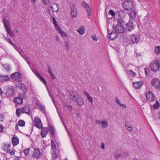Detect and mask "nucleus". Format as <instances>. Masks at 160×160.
<instances>
[{
    "instance_id": "ddd939ff",
    "label": "nucleus",
    "mask_w": 160,
    "mask_h": 160,
    "mask_svg": "<svg viewBox=\"0 0 160 160\" xmlns=\"http://www.w3.org/2000/svg\"><path fill=\"white\" fill-rule=\"evenodd\" d=\"M69 94L70 98L73 100L75 101L76 99L78 97L79 95L76 92L73 91H70L69 92Z\"/></svg>"
},
{
    "instance_id": "7ed1b4c3",
    "label": "nucleus",
    "mask_w": 160,
    "mask_h": 160,
    "mask_svg": "<svg viewBox=\"0 0 160 160\" xmlns=\"http://www.w3.org/2000/svg\"><path fill=\"white\" fill-rule=\"evenodd\" d=\"M10 144L7 143H4L2 146V148L3 150L5 152L4 153V156H5L7 160L9 159L10 156Z\"/></svg>"
},
{
    "instance_id": "2eb2a0df",
    "label": "nucleus",
    "mask_w": 160,
    "mask_h": 160,
    "mask_svg": "<svg viewBox=\"0 0 160 160\" xmlns=\"http://www.w3.org/2000/svg\"><path fill=\"white\" fill-rule=\"evenodd\" d=\"M82 6L85 8L87 10L88 13V16H90L91 15V12L90 10L89 5L86 2L83 1L82 2Z\"/></svg>"
},
{
    "instance_id": "5701e85b",
    "label": "nucleus",
    "mask_w": 160,
    "mask_h": 160,
    "mask_svg": "<svg viewBox=\"0 0 160 160\" xmlns=\"http://www.w3.org/2000/svg\"><path fill=\"white\" fill-rule=\"evenodd\" d=\"M30 111L29 108L27 106H24L21 109V112L22 113L28 114Z\"/></svg>"
},
{
    "instance_id": "7c9ffc66",
    "label": "nucleus",
    "mask_w": 160,
    "mask_h": 160,
    "mask_svg": "<svg viewBox=\"0 0 160 160\" xmlns=\"http://www.w3.org/2000/svg\"><path fill=\"white\" fill-rule=\"evenodd\" d=\"M117 12H118L119 17L120 18L122 19V18L124 17L125 16V13L122 10L117 11Z\"/></svg>"
},
{
    "instance_id": "864d4df0",
    "label": "nucleus",
    "mask_w": 160,
    "mask_h": 160,
    "mask_svg": "<svg viewBox=\"0 0 160 160\" xmlns=\"http://www.w3.org/2000/svg\"><path fill=\"white\" fill-rule=\"evenodd\" d=\"M62 36L65 37L66 36V34L62 31L59 33Z\"/></svg>"
},
{
    "instance_id": "a19ab883",
    "label": "nucleus",
    "mask_w": 160,
    "mask_h": 160,
    "mask_svg": "<svg viewBox=\"0 0 160 160\" xmlns=\"http://www.w3.org/2000/svg\"><path fill=\"white\" fill-rule=\"evenodd\" d=\"M125 127L128 131H129L131 132L132 131V127L129 126L126 123Z\"/></svg>"
},
{
    "instance_id": "3c124183",
    "label": "nucleus",
    "mask_w": 160,
    "mask_h": 160,
    "mask_svg": "<svg viewBox=\"0 0 160 160\" xmlns=\"http://www.w3.org/2000/svg\"><path fill=\"white\" fill-rule=\"evenodd\" d=\"M4 129L3 126L1 124H0V132H2Z\"/></svg>"
},
{
    "instance_id": "39448f33",
    "label": "nucleus",
    "mask_w": 160,
    "mask_h": 160,
    "mask_svg": "<svg viewBox=\"0 0 160 160\" xmlns=\"http://www.w3.org/2000/svg\"><path fill=\"white\" fill-rule=\"evenodd\" d=\"M27 97L25 93L19 94L18 97L14 98L13 101L15 103L21 104L22 103L23 99H26Z\"/></svg>"
},
{
    "instance_id": "e433bc0d",
    "label": "nucleus",
    "mask_w": 160,
    "mask_h": 160,
    "mask_svg": "<svg viewBox=\"0 0 160 160\" xmlns=\"http://www.w3.org/2000/svg\"><path fill=\"white\" fill-rule=\"evenodd\" d=\"M11 45L13 46V47L15 49H16L17 51L21 55V53L19 51H18V49L17 48L16 46L11 40Z\"/></svg>"
},
{
    "instance_id": "a878e982",
    "label": "nucleus",
    "mask_w": 160,
    "mask_h": 160,
    "mask_svg": "<svg viewBox=\"0 0 160 160\" xmlns=\"http://www.w3.org/2000/svg\"><path fill=\"white\" fill-rule=\"evenodd\" d=\"M129 16L131 20L134 19L136 18V13L135 10L131 11L129 13Z\"/></svg>"
},
{
    "instance_id": "8fccbe9b",
    "label": "nucleus",
    "mask_w": 160,
    "mask_h": 160,
    "mask_svg": "<svg viewBox=\"0 0 160 160\" xmlns=\"http://www.w3.org/2000/svg\"><path fill=\"white\" fill-rule=\"evenodd\" d=\"M55 27L56 30L59 33H60V32H61L62 31L61 28H60L58 26H57V27Z\"/></svg>"
},
{
    "instance_id": "de8ad7c7",
    "label": "nucleus",
    "mask_w": 160,
    "mask_h": 160,
    "mask_svg": "<svg viewBox=\"0 0 160 160\" xmlns=\"http://www.w3.org/2000/svg\"><path fill=\"white\" fill-rule=\"evenodd\" d=\"M122 157V155L121 154H118L116 155L115 156V158L116 159H118L120 157Z\"/></svg>"
},
{
    "instance_id": "9d476101",
    "label": "nucleus",
    "mask_w": 160,
    "mask_h": 160,
    "mask_svg": "<svg viewBox=\"0 0 160 160\" xmlns=\"http://www.w3.org/2000/svg\"><path fill=\"white\" fill-rule=\"evenodd\" d=\"M34 123L35 126L39 129L42 127V123L40 119L37 117H35Z\"/></svg>"
},
{
    "instance_id": "09e8293b",
    "label": "nucleus",
    "mask_w": 160,
    "mask_h": 160,
    "mask_svg": "<svg viewBox=\"0 0 160 160\" xmlns=\"http://www.w3.org/2000/svg\"><path fill=\"white\" fill-rule=\"evenodd\" d=\"M92 38L93 40L95 41H97L98 39V38H97L96 35H94V36H92Z\"/></svg>"
},
{
    "instance_id": "5fc2aeb1",
    "label": "nucleus",
    "mask_w": 160,
    "mask_h": 160,
    "mask_svg": "<svg viewBox=\"0 0 160 160\" xmlns=\"http://www.w3.org/2000/svg\"><path fill=\"white\" fill-rule=\"evenodd\" d=\"M130 73L133 76H135L136 75V73L133 72L132 70H130L129 71Z\"/></svg>"
},
{
    "instance_id": "052dcab7",
    "label": "nucleus",
    "mask_w": 160,
    "mask_h": 160,
    "mask_svg": "<svg viewBox=\"0 0 160 160\" xmlns=\"http://www.w3.org/2000/svg\"><path fill=\"white\" fill-rule=\"evenodd\" d=\"M115 102L117 103H118V104H119L120 103V102L119 100L118 99L117 97H116L115 98Z\"/></svg>"
},
{
    "instance_id": "423d86ee",
    "label": "nucleus",
    "mask_w": 160,
    "mask_h": 160,
    "mask_svg": "<svg viewBox=\"0 0 160 160\" xmlns=\"http://www.w3.org/2000/svg\"><path fill=\"white\" fill-rule=\"evenodd\" d=\"M158 62L157 60H154L150 64L151 69L154 72H157L159 69L160 65Z\"/></svg>"
},
{
    "instance_id": "49530a36",
    "label": "nucleus",
    "mask_w": 160,
    "mask_h": 160,
    "mask_svg": "<svg viewBox=\"0 0 160 160\" xmlns=\"http://www.w3.org/2000/svg\"><path fill=\"white\" fill-rule=\"evenodd\" d=\"M40 107L41 109V110L44 112V111L45 109V107L44 106L42 105H40Z\"/></svg>"
},
{
    "instance_id": "b1692460",
    "label": "nucleus",
    "mask_w": 160,
    "mask_h": 160,
    "mask_svg": "<svg viewBox=\"0 0 160 160\" xmlns=\"http://www.w3.org/2000/svg\"><path fill=\"white\" fill-rule=\"evenodd\" d=\"M75 101H76L78 104L80 106H82L84 104L83 100L80 96H78V97L77 98Z\"/></svg>"
},
{
    "instance_id": "473e14b6",
    "label": "nucleus",
    "mask_w": 160,
    "mask_h": 160,
    "mask_svg": "<svg viewBox=\"0 0 160 160\" xmlns=\"http://www.w3.org/2000/svg\"><path fill=\"white\" fill-rule=\"evenodd\" d=\"M160 104L158 101H157L153 105V108L155 109H158L160 107Z\"/></svg>"
},
{
    "instance_id": "bb28decb",
    "label": "nucleus",
    "mask_w": 160,
    "mask_h": 160,
    "mask_svg": "<svg viewBox=\"0 0 160 160\" xmlns=\"http://www.w3.org/2000/svg\"><path fill=\"white\" fill-rule=\"evenodd\" d=\"M77 31L81 35H83L85 32V28L84 26H82L77 30Z\"/></svg>"
},
{
    "instance_id": "4be33fe9",
    "label": "nucleus",
    "mask_w": 160,
    "mask_h": 160,
    "mask_svg": "<svg viewBox=\"0 0 160 160\" xmlns=\"http://www.w3.org/2000/svg\"><path fill=\"white\" fill-rule=\"evenodd\" d=\"M10 78L8 75H0V81L1 82H6L9 81Z\"/></svg>"
},
{
    "instance_id": "9b49d317",
    "label": "nucleus",
    "mask_w": 160,
    "mask_h": 160,
    "mask_svg": "<svg viewBox=\"0 0 160 160\" xmlns=\"http://www.w3.org/2000/svg\"><path fill=\"white\" fill-rule=\"evenodd\" d=\"M132 22V20H131V19H130L129 21L127 24L126 28V29L128 31H131L135 27V25Z\"/></svg>"
},
{
    "instance_id": "2f4dec72",
    "label": "nucleus",
    "mask_w": 160,
    "mask_h": 160,
    "mask_svg": "<svg viewBox=\"0 0 160 160\" xmlns=\"http://www.w3.org/2000/svg\"><path fill=\"white\" fill-rule=\"evenodd\" d=\"M108 121L106 120L102 121L101 124L102 125V127L105 128H107L108 126Z\"/></svg>"
},
{
    "instance_id": "cd10ccee",
    "label": "nucleus",
    "mask_w": 160,
    "mask_h": 160,
    "mask_svg": "<svg viewBox=\"0 0 160 160\" xmlns=\"http://www.w3.org/2000/svg\"><path fill=\"white\" fill-rule=\"evenodd\" d=\"M117 34L116 32H112L110 33L109 38L112 40H113L117 37Z\"/></svg>"
},
{
    "instance_id": "1a4fd4ad",
    "label": "nucleus",
    "mask_w": 160,
    "mask_h": 160,
    "mask_svg": "<svg viewBox=\"0 0 160 160\" xmlns=\"http://www.w3.org/2000/svg\"><path fill=\"white\" fill-rule=\"evenodd\" d=\"M130 39L133 43H136L139 42L140 38L138 35L133 34L130 36Z\"/></svg>"
},
{
    "instance_id": "72a5a7b5",
    "label": "nucleus",
    "mask_w": 160,
    "mask_h": 160,
    "mask_svg": "<svg viewBox=\"0 0 160 160\" xmlns=\"http://www.w3.org/2000/svg\"><path fill=\"white\" fill-rule=\"evenodd\" d=\"M155 52L157 54H159L160 53V46H158L155 48Z\"/></svg>"
},
{
    "instance_id": "f257e3e1",
    "label": "nucleus",
    "mask_w": 160,
    "mask_h": 160,
    "mask_svg": "<svg viewBox=\"0 0 160 160\" xmlns=\"http://www.w3.org/2000/svg\"><path fill=\"white\" fill-rule=\"evenodd\" d=\"M3 23L4 26L6 29L7 34L5 36L3 35V36L9 43H10V39L9 37L10 36V19L9 18L7 17H4L3 18Z\"/></svg>"
},
{
    "instance_id": "f03ea898",
    "label": "nucleus",
    "mask_w": 160,
    "mask_h": 160,
    "mask_svg": "<svg viewBox=\"0 0 160 160\" xmlns=\"http://www.w3.org/2000/svg\"><path fill=\"white\" fill-rule=\"evenodd\" d=\"M125 24L123 20L121 18H119L117 21V24L115 27L116 32L118 33H123L125 30L124 25Z\"/></svg>"
},
{
    "instance_id": "f3484780",
    "label": "nucleus",
    "mask_w": 160,
    "mask_h": 160,
    "mask_svg": "<svg viewBox=\"0 0 160 160\" xmlns=\"http://www.w3.org/2000/svg\"><path fill=\"white\" fill-rule=\"evenodd\" d=\"M151 83L152 85L155 87L156 88H160V82L158 80L154 79L152 80Z\"/></svg>"
},
{
    "instance_id": "37998d69",
    "label": "nucleus",
    "mask_w": 160,
    "mask_h": 160,
    "mask_svg": "<svg viewBox=\"0 0 160 160\" xmlns=\"http://www.w3.org/2000/svg\"><path fill=\"white\" fill-rule=\"evenodd\" d=\"M3 66L4 68L5 69V70L6 71H7L8 72H9V71H10V68H9V66H8L6 64H4L3 65Z\"/></svg>"
},
{
    "instance_id": "a18cd8bd",
    "label": "nucleus",
    "mask_w": 160,
    "mask_h": 160,
    "mask_svg": "<svg viewBox=\"0 0 160 160\" xmlns=\"http://www.w3.org/2000/svg\"><path fill=\"white\" fill-rule=\"evenodd\" d=\"M52 158L53 159H55L58 158V155L56 152H55L52 153Z\"/></svg>"
},
{
    "instance_id": "79ce46f5",
    "label": "nucleus",
    "mask_w": 160,
    "mask_h": 160,
    "mask_svg": "<svg viewBox=\"0 0 160 160\" xmlns=\"http://www.w3.org/2000/svg\"><path fill=\"white\" fill-rule=\"evenodd\" d=\"M51 144L52 148L53 150L55 149L56 146L53 141H51Z\"/></svg>"
},
{
    "instance_id": "774afa93",
    "label": "nucleus",
    "mask_w": 160,
    "mask_h": 160,
    "mask_svg": "<svg viewBox=\"0 0 160 160\" xmlns=\"http://www.w3.org/2000/svg\"><path fill=\"white\" fill-rule=\"evenodd\" d=\"M13 160H19L18 157H16L13 159Z\"/></svg>"
},
{
    "instance_id": "0e129e2a",
    "label": "nucleus",
    "mask_w": 160,
    "mask_h": 160,
    "mask_svg": "<svg viewBox=\"0 0 160 160\" xmlns=\"http://www.w3.org/2000/svg\"><path fill=\"white\" fill-rule=\"evenodd\" d=\"M96 122L97 124H101L102 121L96 120Z\"/></svg>"
},
{
    "instance_id": "f8f14e48",
    "label": "nucleus",
    "mask_w": 160,
    "mask_h": 160,
    "mask_svg": "<svg viewBox=\"0 0 160 160\" xmlns=\"http://www.w3.org/2000/svg\"><path fill=\"white\" fill-rule=\"evenodd\" d=\"M17 87L22 90V91L24 93L27 92L28 89L27 86L24 83L22 82L19 83L18 84Z\"/></svg>"
},
{
    "instance_id": "bf43d9fd",
    "label": "nucleus",
    "mask_w": 160,
    "mask_h": 160,
    "mask_svg": "<svg viewBox=\"0 0 160 160\" xmlns=\"http://www.w3.org/2000/svg\"><path fill=\"white\" fill-rule=\"evenodd\" d=\"M50 76H51V78H52V79H54L55 78V77L54 75L52 73H50Z\"/></svg>"
},
{
    "instance_id": "c03bdc74",
    "label": "nucleus",
    "mask_w": 160,
    "mask_h": 160,
    "mask_svg": "<svg viewBox=\"0 0 160 160\" xmlns=\"http://www.w3.org/2000/svg\"><path fill=\"white\" fill-rule=\"evenodd\" d=\"M52 20L53 22V23L55 27H57L58 24H57V22L56 21V19L54 17H52Z\"/></svg>"
},
{
    "instance_id": "13d9d810",
    "label": "nucleus",
    "mask_w": 160,
    "mask_h": 160,
    "mask_svg": "<svg viewBox=\"0 0 160 160\" xmlns=\"http://www.w3.org/2000/svg\"><path fill=\"white\" fill-rule=\"evenodd\" d=\"M119 105L120 106L122 107L123 108H126V106L125 104L120 103Z\"/></svg>"
},
{
    "instance_id": "4c0bfd02",
    "label": "nucleus",
    "mask_w": 160,
    "mask_h": 160,
    "mask_svg": "<svg viewBox=\"0 0 160 160\" xmlns=\"http://www.w3.org/2000/svg\"><path fill=\"white\" fill-rule=\"evenodd\" d=\"M145 73L146 76H148L150 73V71L148 68H144Z\"/></svg>"
},
{
    "instance_id": "412c9836",
    "label": "nucleus",
    "mask_w": 160,
    "mask_h": 160,
    "mask_svg": "<svg viewBox=\"0 0 160 160\" xmlns=\"http://www.w3.org/2000/svg\"><path fill=\"white\" fill-rule=\"evenodd\" d=\"M12 142L13 146L17 145L19 143V139L16 135H14L12 137Z\"/></svg>"
},
{
    "instance_id": "393cba45",
    "label": "nucleus",
    "mask_w": 160,
    "mask_h": 160,
    "mask_svg": "<svg viewBox=\"0 0 160 160\" xmlns=\"http://www.w3.org/2000/svg\"><path fill=\"white\" fill-rule=\"evenodd\" d=\"M49 131L51 136H53L55 134V130L54 127L52 125H50L49 126Z\"/></svg>"
},
{
    "instance_id": "ea45409f",
    "label": "nucleus",
    "mask_w": 160,
    "mask_h": 160,
    "mask_svg": "<svg viewBox=\"0 0 160 160\" xmlns=\"http://www.w3.org/2000/svg\"><path fill=\"white\" fill-rule=\"evenodd\" d=\"M21 111V109L20 108H17L16 111V114L18 117H19L21 115V113L20 111Z\"/></svg>"
},
{
    "instance_id": "58836bf2",
    "label": "nucleus",
    "mask_w": 160,
    "mask_h": 160,
    "mask_svg": "<svg viewBox=\"0 0 160 160\" xmlns=\"http://www.w3.org/2000/svg\"><path fill=\"white\" fill-rule=\"evenodd\" d=\"M30 148H28L25 149L24 151V152L25 155L27 156L29 155Z\"/></svg>"
},
{
    "instance_id": "f704fd0d",
    "label": "nucleus",
    "mask_w": 160,
    "mask_h": 160,
    "mask_svg": "<svg viewBox=\"0 0 160 160\" xmlns=\"http://www.w3.org/2000/svg\"><path fill=\"white\" fill-rule=\"evenodd\" d=\"M109 14L111 15L112 17H115L116 14H118V12H114V11L110 9L109 11Z\"/></svg>"
},
{
    "instance_id": "c9c22d12",
    "label": "nucleus",
    "mask_w": 160,
    "mask_h": 160,
    "mask_svg": "<svg viewBox=\"0 0 160 160\" xmlns=\"http://www.w3.org/2000/svg\"><path fill=\"white\" fill-rule=\"evenodd\" d=\"M19 125L21 127H23L25 125V122L23 120H20L18 122Z\"/></svg>"
},
{
    "instance_id": "680f3d73",
    "label": "nucleus",
    "mask_w": 160,
    "mask_h": 160,
    "mask_svg": "<svg viewBox=\"0 0 160 160\" xmlns=\"http://www.w3.org/2000/svg\"><path fill=\"white\" fill-rule=\"evenodd\" d=\"M14 91V89L13 87H11V92H12V94H13V93Z\"/></svg>"
},
{
    "instance_id": "aec40b11",
    "label": "nucleus",
    "mask_w": 160,
    "mask_h": 160,
    "mask_svg": "<svg viewBox=\"0 0 160 160\" xmlns=\"http://www.w3.org/2000/svg\"><path fill=\"white\" fill-rule=\"evenodd\" d=\"M33 72L34 73V74L42 82H43L44 84H46V82L45 81V79L43 78L42 76L40 75V74L36 70L33 71Z\"/></svg>"
},
{
    "instance_id": "dca6fc26",
    "label": "nucleus",
    "mask_w": 160,
    "mask_h": 160,
    "mask_svg": "<svg viewBox=\"0 0 160 160\" xmlns=\"http://www.w3.org/2000/svg\"><path fill=\"white\" fill-rule=\"evenodd\" d=\"M41 128V135L42 138H44L47 134L48 129L47 128H42V127Z\"/></svg>"
},
{
    "instance_id": "c756f323",
    "label": "nucleus",
    "mask_w": 160,
    "mask_h": 160,
    "mask_svg": "<svg viewBox=\"0 0 160 160\" xmlns=\"http://www.w3.org/2000/svg\"><path fill=\"white\" fill-rule=\"evenodd\" d=\"M4 89L6 91L5 94L7 96L9 97L10 95V86H5Z\"/></svg>"
},
{
    "instance_id": "0eeeda50",
    "label": "nucleus",
    "mask_w": 160,
    "mask_h": 160,
    "mask_svg": "<svg viewBox=\"0 0 160 160\" xmlns=\"http://www.w3.org/2000/svg\"><path fill=\"white\" fill-rule=\"evenodd\" d=\"M11 78L13 80L18 82H21L22 79L21 75L18 72H16L11 75Z\"/></svg>"
},
{
    "instance_id": "6ab92c4d",
    "label": "nucleus",
    "mask_w": 160,
    "mask_h": 160,
    "mask_svg": "<svg viewBox=\"0 0 160 160\" xmlns=\"http://www.w3.org/2000/svg\"><path fill=\"white\" fill-rule=\"evenodd\" d=\"M143 83L142 81L136 82L133 83V85L134 88L136 89H139L142 85Z\"/></svg>"
},
{
    "instance_id": "e2e57ef3",
    "label": "nucleus",
    "mask_w": 160,
    "mask_h": 160,
    "mask_svg": "<svg viewBox=\"0 0 160 160\" xmlns=\"http://www.w3.org/2000/svg\"><path fill=\"white\" fill-rule=\"evenodd\" d=\"M15 154V151L14 150L11 151V155H14Z\"/></svg>"
},
{
    "instance_id": "6e6d98bb",
    "label": "nucleus",
    "mask_w": 160,
    "mask_h": 160,
    "mask_svg": "<svg viewBox=\"0 0 160 160\" xmlns=\"http://www.w3.org/2000/svg\"><path fill=\"white\" fill-rule=\"evenodd\" d=\"M48 72L50 73H52V69H51V67L49 65H48Z\"/></svg>"
},
{
    "instance_id": "4d7b16f0",
    "label": "nucleus",
    "mask_w": 160,
    "mask_h": 160,
    "mask_svg": "<svg viewBox=\"0 0 160 160\" xmlns=\"http://www.w3.org/2000/svg\"><path fill=\"white\" fill-rule=\"evenodd\" d=\"M65 45L66 47L67 48V49L68 50H69V45L67 42H65Z\"/></svg>"
},
{
    "instance_id": "4468645a",
    "label": "nucleus",
    "mask_w": 160,
    "mask_h": 160,
    "mask_svg": "<svg viewBox=\"0 0 160 160\" xmlns=\"http://www.w3.org/2000/svg\"><path fill=\"white\" fill-rule=\"evenodd\" d=\"M71 8V13L72 17L74 18L77 15V10L73 5L72 4L70 6Z\"/></svg>"
},
{
    "instance_id": "69168bd1",
    "label": "nucleus",
    "mask_w": 160,
    "mask_h": 160,
    "mask_svg": "<svg viewBox=\"0 0 160 160\" xmlns=\"http://www.w3.org/2000/svg\"><path fill=\"white\" fill-rule=\"evenodd\" d=\"M42 2L43 4L45 5H46L48 4L47 2L46 1V0H42Z\"/></svg>"
},
{
    "instance_id": "20e7f679",
    "label": "nucleus",
    "mask_w": 160,
    "mask_h": 160,
    "mask_svg": "<svg viewBox=\"0 0 160 160\" xmlns=\"http://www.w3.org/2000/svg\"><path fill=\"white\" fill-rule=\"evenodd\" d=\"M134 5L133 2L128 0L124 1L122 4L123 8L126 10H129L132 8Z\"/></svg>"
},
{
    "instance_id": "6e6552de",
    "label": "nucleus",
    "mask_w": 160,
    "mask_h": 160,
    "mask_svg": "<svg viewBox=\"0 0 160 160\" xmlns=\"http://www.w3.org/2000/svg\"><path fill=\"white\" fill-rule=\"evenodd\" d=\"M146 96L147 100L149 102H152L154 101L155 98L154 94L151 91H149L146 93Z\"/></svg>"
},
{
    "instance_id": "a211bd4d",
    "label": "nucleus",
    "mask_w": 160,
    "mask_h": 160,
    "mask_svg": "<svg viewBox=\"0 0 160 160\" xmlns=\"http://www.w3.org/2000/svg\"><path fill=\"white\" fill-rule=\"evenodd\" d=\"M33 155L37 159L39 158L41 156L39 150L38 148H35L34 150Z\"/></svg>"
},
{
    "instance_id": "338daca9",
    "label": "nucleus",
    "mask_w": 160,
    "mask_h": 160,
    "mask_svg": "<svg viewBox=\"0 0 160 160\" xmlns=\"http://www.w3.org/2000/svg\"><path fill=\"white\" fill-rule=\"evenodd\" d=\"M101 147L103 149H105V148H104V144L103 143H101Z\"/></svg>"
},
{
    "instance_id": "603ef678",
    "label": "nucleus",
    "mask_w": 160,
    "mask_h": 160,
    "mask_svg": "<svg viewBox=\"0 0 160 160\" xmlns=\"http://www.w3.org/2000/svg\"><path fill=\"white\" fill-rule=\"evenodd\" d=\"M4 118V115L0 113V121H2Z\"/></svg>"
},
{
    "instance_id": "c85d7f7f",
    "label": "nucleus",
    "mask_w": 160,
    "mask_h": 160,
    "mask_svg": "<svg viewBox=\"0 0 160 160\" xmlns=\"http://www.w3.org/2000/svg\"><path fill=\"white\" fill-rule=\"evenodd\" d=\"M83 93L87 97L88 100L92 104L93 102V98L91 97L89 94L85 91H83Z\"/></svg>"
}]
</instances>
